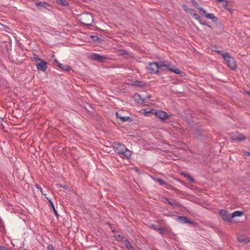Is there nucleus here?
<instances>
[{
    "label": "nucleus",
    "instance_id": "obj_1",
    "mask_svg": "<svg viewBox=\"0 0 250 250\" xmlns=\"http://www.w3.org/2000/svg\"><path fill=\"white\" fill-rule=\"evenodd\" d=\"M80 21L83 24L90 26L94 21V19L90 13H83L80 15Z\"/></svg>",
    "mask_w": 250,
    "mask_h": 250
},
{
    "label": "nucleus",
    "instance_id": "obj_2",
    "mask_svg": "<svg viewBox=\"0 0 250 250\" xmlns=\"http://www.w3.org/2000/svg\"><path fill=\"white\" fill-rule=\"evenodd\" d=\"M223 59L231 70H235L237 68L236 62L233 58L231 57L229 53H223L222 55Z\"/></svg>",
    "mask_w": 250,
    "mask_h": 250
},
{
    "label": "nucleus",
    "instance_id": "obj_3",
    "mask_svg": "<svg viewBox=\"0 0 250 250\" xmlns=\"http://www.w3.org/2000/svg\"><path fill=\"white\" fill-rule=\"evenodd\" d=\"M161 66L157 63L153 62L149 63L147 67L148 72L151 74H157L159 72V69Z\"/></svg>",
    "mask_w": 250,
    "mask_h": 250
},
{
    "label": "nucleus",
    "instance_id": "obj_4",
    "mask_svg": "<svg viewBox=\"0 0 250 250\" xmlns=\"http://www.w3.org/2000/svg\"><path fill=\"white\" fill-rule=\"evenodd\" d=\"M150 113L155 115L157 117L162 120H164L169 116V115H167L166 112L161 110H157L156 109H153L150 111Z\"/></svg>",
    "mask_w": 250,
    "mask_h": 250
},
{
    "label": "nucleus",
    "instance_id": "obj_5",
    "mask_svg": "<svg viewBox=\"0 0 250 250\" xmlns=\"http://www.w3.org/2000/svg\"><path fill=\"white\" fill-rule=\"evenodd\" d=\"M219 215L224 221L229 223L231 222V215L229 214L227 210L225 209H221L219 211Z\"/></svg>",
    "mask_w": 250,
    "mask_h": 250
},
{
    "label": "nucleus",
    "instance_id": "obj_6",
    "mask_svg": "<svg viewBox=\"0 0 250 250\" xmlns=\"http://www.w3.org/2000/svg\"><path fill=\"white\" fill-rule=\"evenodd\" d=\"M113 147L118 154L122 153V152L124 151V150L126 148L124 145L118 142H114L113 144Z\"/></svg>",
    "mask_w": 250,
    "mask_h": 250
},
{
    "label": "nucleus",
    "instance_id": "obj_7",
    "mask_svg": "<svg viewBox=\"0 0 250 250\" xmlns=\"http://www.w3.org/2000/svg\"><path fill=\"white\" fill-rule=\"evenodd\" d=\"M177 220L181 223L188 224L192 225L194 226H197V223L193 221L189 220L187 217L184 216H179L177 218Z\"/></svg>",
    "mask_w": 250,
    "mask_h": 250
},
{
    "label": "nucleus",
    "instance_id": "obj_8",
    "mask_svg": "<svg viewBox=\"0 0 250 250\" xmlns=\"http://www.w3.org/2000/svg\"><path fill=\"white\" fill-rule=\"evenodd\" d=\"M91 58L92 60L98 61L100 62H103L106 59V57L102 56L97 53H93L91 55Z\"/></svg>",
    "mask_w": 250,
    "mask_h": 250
},
{
    "label": "nucleus",
    "instance_id": "obj_9",
    "mask_svg": "<svg viewBox=\"0 0 250 250\" xmlns=\"http://www.w3.org/2000/svg\"><path fill=\"white\" fill-rule=\"evenodd\" d=\"M37 68L39 70H41L43 72H44L46 71L47 69V63L46 62L42 60L41 61L39 62H37L36 64Z\"/></svg>",
    "mask_w": 250,
    "mask_h": 250
},
{
    "label": "nucleus",
    "instance_id": "obj_10",
    "mask_svg": "<svg viewBox=\"0 0 250 250\" xmlns=\"http://www.w3.org/2000/svg\"><path fill=\"white\" fill-rule=\"evenodd\" d=\"M121 242L124 243L128 250H134L133 246L130 244L129 241L125 237H122L120 240Z\"/></svg>",
    "mask_w": 250,
    "mask_h": 250
},
{
    "label": "nucleus",
    "instance_id": "obj_11",
    "mask_svg": "<svg viewBox=\"0 0 250 250\" xmlns=\"http://www.w3.org/2000/svg\"><path fill=\"white\" fill-rule=\"evenodd\" d=\"M119 154L120 155L124 156V157L127 159H129L132 154V152L126 147L124 151H123L122 153H120Z\"/></svg>",
    "mask_w": 250,
    "mask_h": 250
},
{
    "label": "nucleus",
    "instance_id": "obj_12",
    "mask_svg": "<svg viewBox=\"0 0 250 250\" xmlns=\"http://www.w3.org/2000/svg\"><path fill=\"white\" fill-rule=\"evenodd\" d=\"M231 139L233 141L236 142H240L246 139V137L242 134H239L237 135H234L231 137Z\"/></svg>",
    "mask_w": 250,
    "mask_h": 250
},
{
    "label": "nucleus",
    "instance_id": "obj_13",
    "mask_svg": "<svg viewBox=\"0 0 250 250\" xmlns=\"http://www.w3.org/2000/svg\"><path fill=\"white\" fill-rule=\"evenodd\" d=\"M116 117L117 118L121 119L122 122H125L127 121H129V122H132V118H130L128 116H122L120 115L118 112H116Z\"/></svg>",
    "mask_w": 250,
    "mask_h": 250
},
{
    "label": "nucleus",
    "instance_id": "obj_14",
    "mask_svg": "<svg viewBox=\"0 0 250 250\" xmlns=\"http://www.w3.org/2000/svg\"><path fill=\"white\" fill-rule=\"evenodd\" d=\"M132 85L137 87H142L146 86V83L144 81H135L133 82Z\"/></svg>",
    "mask_w": 250,
    "mask_h": 250
},
{
    "label": "nucleus",
    "instance_id": "obj_15",
    "mask_svg": "<svg viewBox=\"0 0 250 250\" xmlns=\"http://www.w3.org/2000/svg\"><path fill=\"white\" fill-rule=\"evenodd\" d=\"M205 17L208 19L211 20L212 21L214 22H217L218 21L217 18L213 14L207 13V15H205Z\"/></svg>",
    "mask_w": 250,
    "mask_h": 250
},
{
    "label": "nucleus",
    "instance_id": "obj_16",
    "mask_svg": "<svg viewBox=\"0 0 250 250\" xmlns=\"http://www.w3.org/2000/svg\"><path fill=\"white\" fill-rule=\"evenodd\" d=\"M58 67L62 70L69 71L71 69V67L68 65L63 64L62 63L59 64Z\"/></svg>",
    "mask_w": 250,
    "mask_h": 250
},
{
    "label": "nucleus",
    "instance_id": "obj_17",
    "mask_svg": "<svg viewBox=\"0 0 250 250\" xmlns=\"http://www.w3.org/2000/svg\"><path fill=\"white\" fill-rule=\"evenodd\" d=\"M160 66L161 67H165L167 70L171 71L172 68L171 67V65L169 63H166L165 62H160Z\"/></svg>",
    "mask_w": 250,
    "mask_h": 250
},
{
    "label": "nucleus",
    "instance_id": "obj_18",
    "mask_svg": "<svg viewBox=\"0 0 250 250\" xmlns=\"http://www.w3.org/2000/svg\"><path fill=\"white\" fill-rule=\"evenodd\" d=\"M243 214H244V212L243 211L237 210V211L233 212L231 214V218H233L235 217H240V216H242L243 215Z\"/></svg>",
    "mask_w": 250,
    "mask_h": 250
},
{
    "label": "nucleus",
    "instance_id": "obj_19",
    "mask_svg": "<svg viewBox=\"0 0 250 250\" xmlns=\"http://www.w3.org/2000/svg\"><path fill=\"white\" fill-rule=\"evenodd\" d=\"M152 228L154 229H155L156 230H157V231H159L161 234H163L165 233V229H163V228H162L161 227H158V226H157L156 225H152Z\"/></svg>",
    "mask_w": 250,
    "mask_h": 250
},
{
    "label": "nucleus",
    "instance_id": "obj_20",
    "mask_svg": "<svg viewBox=\"0 0 250 250\" xmlns=\"http://www.w3.org/2000/svg\"><path fill=\"white\" fill-rule=\"evenodd\" d=\"M46 198L48 200V202H49V204H50L52 208L53 209V211H54L56 216H57V218H58V217L59 216V215L58 214L56 209H55V206H54V205L52 200L51 199H48L47 197Z\"/></svg>",
    "mask_w": 250,
    "mask_h": 250
},
{
    "label": "nucleus",
    "instance_id": "obj_21",
    "mask_svg": "<svg viewBox=\"0 0 250 250\" xmlns=\"http://www.w3.org/2000/svg\"><path fill=\"white\" fill-rule=\"evenodd\" d=\"M36 6L39 8L41 9L42 7H45V6L47 5V3L44 2H37L35 3Z\"/></svg>",
    "mask_w": 250,
    "mask_h": 250
},
{
    "label": "nucleus",
    "instance_id": "obj_22",
    "mask_svg": "<svg viewBox=\"0 0 250 250\" xmlns=\"http://www.w3.org/2000/svg\"><path fill=\"white\" fill-rule=\"evenodd\" d=\"M57 2L58 4L62 6H67L68 5V2L65 0H57Z\"/></svg>",
    "mask_w": 250,
    "mask_h": 250
},
{
    "label": "nucleus",
    "instance_id": "obj_23",
    "mask_svg": "<svg viewBox=\"0 0 250 250\" xmlns=\"http://www.w3.org/2000/svg\"><path fill=\"white\" fill-rule=\"evenodd\" d=\"M183 175H184L186 178H187V179L188 180H189V181H190L192 183L195 182L194 179L192 177H191L189 174H186V173H183Z\"/></svg>",
    "mask_w": 250,
    "mask_h": 250
},
{
    "label": "nucleus",
    "instance_id": "obj_24",
    "mask_svg": "<svg viewBox=\"0 0 250 250\" xmlns=\"http://www.w3.org/2000/svg\"><path fill=\"white\" fill-rule=\"evenodd\" d=\"M33 57H34V61H35L36 64L37 62H40L42 60L40 58L39 56L37 54H34Z\"/></svg>",
    "mask_w": 250,
    "mask_h": 250
},
{
    "label": "nucleus",
    "instance_id": "obj_25",
    "mask_svg": "<svg viewBox=\"0 0 250 250\" xmlns=\"http://www.w3.org/2000/svg\"><path fill=\"white\" fill-rule=\"evenodd\" d=\"M156 181H157L161 186H164L166 184V182L162 179L156 178Z\"/></svg>",
    "mask_w": 250,
    "mask_h": 250
},
{
    "label": "nucleus",
    "instance_id": "obj_26",
    "mask_svg": "<svg viewBox=\"0 0 250 250\" xmlns=\"http://www.w3.org/2000/svg\"><path fill=\"white\" fill-rule=\"evenodd\" d=\"M193 17L196 19V20H197L199 22H201V17L197 14H193Z\"/></svg>",
    "mask_w": 250,
    "mask_h": 250
},
{
    "label": "nucleus",
    "instance_id": "obj_27",
    "mask_svg": "<svg viewBox=\"0 0 250 250\" xmlns=\"http://www.w3.org/2000/svg\"><path fill=\"white\" fill-rule=\"evenodd\" d=\"M56 187H57V188H62L66 190H67L68 189V187L67 185L62 186L61 184H57L56 185Z\"/></svg>",
    "mask_w": 250,
    "mask_h": 250
},
{
    "label": "nucleus",
    "instance_id": "obj_28",
    "mask_svg": "<svg viewBox=\"0 0 250 250\" xmlns=\"http://www.w3.org/2000/svg\"><path fill=\"white\" fill-rule=\"evenodd\" d=\"M171 72H173L174 73L177 74H179L181 73V71L179 69H173L172 68V70H171Z\"/></svg>",
    "mask_w": 250,
    "mask_h": 250
},
{
    "label": "nucleus",
    "instance_id": "obj_29",
    "mask_svg": "<svg viewBox=\"0 0 250 250\" xmlns=\"http://www.w3.org/2000/svg\"><path fill=\"white\" fill-rule=\"evenodd\" d=\"M238 241L240 242H242V243H248L249 242L248 240H247L245 238H240V237H238Z\"/></svg>",
    "mask_w": 250,
    "mask_h": 250
},
{
    "label": "nucleus",
    "instance_id": "obj_30",
    "mask_svg": "<svg viewBox=\"0 0 250 250\" xmlns=\"http://www.w3.org/2000/svg\"><path fill=\"white\" fill-rule=\"evenodd\" d=\"M183 7L184 9V10L187 12H188L189 11H191V8L188 7V6L184 4Z\"/></svg>",
    "mask_w": 250,
    "mask_h": 250
},
{
    "label": "nucleus",
    "instance_id": "obj_31",
    "mask_svg": "<svg viewBox=\"0 0 250 250\" xmlns=\"http://www.w3.org/2000/svg\"><path fill=\"white\" fill-rule=\"evenodd\" d=\"M197 8L200 11L202 12L205 16V15H207V13L206 11L203 8H202V7H197Z\"/></svg>",
    "mask_w": 250,
    "mask_h": 250
},
{
    "label": "nucleus",
    "instance_id": "obj_32",
    "mask_svg": "<svg viewBox=\"0 0 250 250\" xmlns=\"http://www.w3.org/2000/svg\"><path fill=\"white\" fill-rule=\"evenodd\" d=\"M120 51L121 52L120 54L122 55H128L127 51H126L125 50H120Z\"/></svg>",
    "mask_w": 250,
    "mask_h": 250
},
{
    "label": "nucleus",
    "instance_id": "obj_33",
    "mask_svg": "<svg viewBox=\"0 0 250 250\" xmlns=\"http://www.w3.org/2000/svg\"><path fill=\"white\" fill-rule=\"evenodd\" d=\"M53 60V64L54 65H56L58 66L59 64H61V63L57 60L54 59Z\"/></svg>",
    "mask_w": 250,
    "mask_h": 250
},
{
    "label": "nucleus",
    "instance_id": "obj_34",
    "mask_svg": "<svg viewBox=\"0 0 250 250\" xmlns=\"http://www.w3.org/2000/svg\"><path fill=\"white\" fill-rule=\"evenodd\" d=\"M47 250H54V248L52 245H49L47 248Z\"/></svg>",
    "mask_w": 250,
    "mask_h": 250
},
{
    "label": "nucleus",
    "instance_id": "obj_35",
    "mask_svg": "<svg viewBox=\"0 0 250 250\" xmlns=\"http://www.w3.org/2000/svg\"><path fill=\"white\" fill-rule=\"evenodd\" d=\"M201 24H203V25H207L208 27L211 28V27L209 25H208L206 24V22L205 21H203L202 20V19H201V22H199Z\"/></svg>",
    "mask_w": 250,
    "mask_h": 250
},
{
    "label": "nucleus",
    "instance_id": "obj_36",
    "mask_svg": "<svg viewBox=\"0 0 250 250\" xmlns=\"http://www.w3.org/2000/svg\"><path fill=\"white\" fill-rule=\"evenodd\" d=\"M167 201L168 204H169L171 205H175L176 204V202H175V201L171 202V201H169L168 199H167Z\"/></svg>",
    "mask_w": 250,
    "mask_h": 250
},
{
    "label": "nucleus",
    "instance_id": "obj_37",
    "mask_svg": "<svg viewBox=\"0 0 250 250\" xmlns=\"http://www.w3.org/2000/svg\"><path fill=\"white\" fill-rule=\"evenodd\" d=\"M218 2H225V5H227L228 4V1L227 0H216Z\"/></svg>",
    "mask_w": 250,
    "mask_h": 250
},
{
    "label": "nucleus",
    "instance_id": "obj_38",
    "mask_svg": "<svg viewBox=\"0 0 250 250\" xmlns=\"http://www.w3.org/2000/svg\"><path fill=\"white\" fill-rule=\"evenodd\" d=\"M192 3L194 6H196V8L198 7L197 6H198V4L195 0H192Z\"/></svg>",
    "mask_w": 250,
    "mask_h": 250
},
{
    "label": "nucleus",
    "instance_id": "obj_39",
    "mask_svg": "<svg viewBox=\"0 0 250 250\" xmlns=\"http://www.w3.org/2000/svg\"><path fill=\"white\" fill-rule=\"evenodd\" d=\"M35 186L38 189H40L41 192L42 193V189L41 188L40 186L38 184H36Z\"/></svg>",
    "mask_w": 250,
    "mask_h": 250
},
{
    "label": "nucleus",
    "instance_id": "obj_40",
    "mask_svg": "<svg viewBox=\"0 0 250 250\" xmlns=\"http://www.w3.org/2000/svg\"><path fill=\"white\" fill-rule=\"evenodd\" d=\"M191 11H189L188 13H189L192 17L193 16L194 14H196V13L194 12V10L191 9Z\"/></svg>",
    "mask_w": 250,
    "mask_h": 250
},
{
    "label": "nucleus",
    "instance_id": "obj_41",
    "mask_svg": "<svg viewBox=\"0 0 250 250\" xmlns=\"http://www.w3.org/2000/svg\"><path fill=\"white\" fill-rule=\"evenodd\" d=\"M0 250H7V249L3 246H0Z\"/></svg>",
    "mask_w": 250,
    "mask_h": 250
},
{
    "label": "nucleus",
    "instance_id": "obj_42",
    "mask_svg": "<svg viewBox=\"0 0 250 250\" xmlns=\"http://www.w3.org/2000/svg\"><path fill=\"white\" fill-rule=\"evenodd\" d=\"M244 154L246 156H250V152H246Z\"/></svg>",
    "mask_w": 250,
    "mask_h": 250
},
{
    "label": "nucleus",
    "instance_id": "obj_43",
    "mask_svg": "<svg viewBox=\"0 0 250 250\" xmlns=\"http://www.w3.org/2000/svg\"><path fill=\"white\" fill-rule=\"evenodd\" d=\"M3 121V119L0 117V123H1Z\"/></svg>",
    "mask_w": 250,
    "mask_h": 250
},
{
    "label": "nucleus",
    "instance_id": "obj_44",
    "mask_svg": "<svg viewBox=\"0 0 250 250\" xmlns=\"http://www.w3.org/2000/svg\"><path fill=\"white\" fill-rule=\"evenodd\" d=\"M247 94L250 97V92H247Z\"/></svg>",
    "mask_w": 250,
    "mask_h": 250
}]
</instances>
